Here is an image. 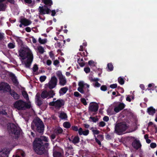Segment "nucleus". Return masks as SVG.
<instances>
[{"instance_id": "obj_1", "label": "nucleus", "mask_w": 157, "mask_h": 157, "mask_svg": "<svg viewBox=\"0 0 157 157\" xmlns=\"http://www.w3.org/2000/svg\"><path fill=\"white\" fill-rule=\"evenodd\" d=\"M42 141L47 142L49 139L45 136H41L40 138H36L33 143L34 150L37 154L40 155H42L45 151Z\"/></svg>"}, {"instance_id": "obj_2", "label": "nucleus", "mask_w": 157, "mask_h": 157, "mask_svg": "<svg viewBox=\"0 0 157 157\" xmlns=\"http://www.w3.org/2000/svg\"><path fill=\"white\" fill-rule=\"evenodd\" d=\"M19 54L23 60L27 58V60L24 62V64L25 67L30 68L33 58V55L31 52L21 50L19 51Z\"/></svg>"}, {"instance_id": "obj_3", "label": "nucleus", "mask_w": 157, "mask_h": 157, "mask_svg": "<svg viewBox=\"0 0 157 157\" xmlns=\"http://www.w3.org/2000/svg\"><path fill=\"white\" fill-rule=\"evenodd\" d=\"M14 107L18 110H25L32 108L29 101H25L20 100L15 102L13 104Z\"/></svg>"}, {"instance_id": "obj_4", "label": "nucleus", "mask_w": 157, "mask_h": 157, "mask_svg": "<svg viewBox=\"0 0 157 157\" xmlns=\"http://www.w3.org/2000/svg\"><path fill=\"white\" fill-rule=\"evenodd\" d=\"M79 87L78 88V90L81 93L84 94L83 97L85 98L88 97L90 95L89 88L90 85L87 83H84L82 81L78 82Z\"/></svg>"}, {"instance_id": "obj_5", "label": "nucleus", "mask_w": 157, "mask_h": 157, "mask_svg": "<svg viewBox=\"0 0 157 157\" xmlns=\"http://www.w3.org/2000/svg\"><path fill=\"white\" fill-rule=\"evenodd\" d=\"M8 130L12 136L15 138L18 137L20 129L17 125L13 123L10 124L8 125Z\"/></svg>"}, {"instance_id": "obj_6", "label": "nucleus", "mask_w": 157, "mask_h": 157, "mask_svg": "<svg viewBox=\"0 0 157 157\" xmlns=\"http://www.w3.org/2000/svg\"><path fill=\"white\" fill-rule=\"evenodd\" d=\"M127 128V126L125 124L122 123H118L115 126V131L119 134L125 131Z\"/></svg>"}, {"instance_id": "obj_7", "label": "nucleus", "mask_w": 157, "mask_h": 157, "mask_svg": "<svg viewBox=\"0 0 157 157\" xmlns=\"http://www.w3.org/2000/svg\"><path fill=\"white\" fill-rule=\"evenodd\" d=\"M55 93L54 91L51 90L49 91L46 90L43 91L41 94L40 96L41 98H51L53 97L55 95Z\"/></svg>"}, {"instance_id": "obj_8", "label": "nucleus", "mask_w": 157, "mask_h": 157, "mask_svg": "<svg viewBox=\"0 0 157 157\" xmlns=\"http://www.w3.org/2000/svg\"><path fill=\"white\" fill-rule=\"evenodd\" d=\"M57 76L59 80V84L62 86H64L66 84L67 80L60 71H58L56 73Z\"/></svg>"}, {"instance_id": "obj_9", "label": "nucleus", "mask_w": 157, "mask_h": 157, "mask_svg": "<svg viewBox=\"0 0 157 157\" xmlns=\"http://www.w3.org/2000/svg\"><path fill=\"white\" fill-rule=\"evenodd\" d=\"M57 81L58 80L56 77L55 76H53L51 77V80L48 84H46L45 85L48 86L50 89L52 90L56 86Z\"/></svg>"}, {"instance_id": "obj_10", "label": "nucleus", "mask_w": 157, "mask_h": 157, "mask_svg": "<svg viewBox=\"0 0 157 157\" xmlns=\"http://www.w3.org/2000/svg\"><path fill=\"white\" fill-rule=\"evenodd\" d=\"M71 129L75 131H78V133L80 135H82L84 136L87 135L89 133V130L88 129L85 130L83 131L82 129L80 128L79 129L77 126H72L71 127Z\"/></svg>"}, {"instance_id": "obj_11", "label": "nucleus", "mask_w": 157, "mask_h": 157, "mask_svg": "<svg viewBox=\"0 0 157 157\" xmlns=\"http://www.w3.org/2000/svg\"><path fill=\"white\" fill-rule=\"evenodd\" d=\"M64 102L62 100L58 99L55 101L54 99L53 101L49 103V105L51 106H54L56 108H59L62 106L64 105Z\"/></svg>"}, {"instance_id": "obj_12", "label": "nucleus", "mask_w": 157, "mask_h": 157, "mask_svg": "<svg viewBox=\"0 0 157 157\" xmlns=\"http://www.w3.org/2000/svg\"><path fill=\"white\" fill-rule=\"evenodd\" d=\"M38 11L39 14L44 15L46 14H49L51 10L50 8L48 7H44V6H40L39 7Z\"/></svg>"}, {"instance_id": "obj_13", "label": "nucleus", "mask_w": 157, "mask_h": 157, "mask_svg": "<svg viewBox=\"0 0 157 157\" xmlns=\"http://www.w3.org/2000/svg\"><path fill=\"white\" fill-rule=\"evenodd\" d=\"M11 89L10 86L7 83L4 82L0 83V90L9 92Z\"/></svg>"}, {"instance_id": "obj_14", "label": "nucleus", "mask_w": 157, "mask_h": 157, "mask_svg": "<svg viewBox=\"0 0 157 157\" xmlns=\"http://www.w3.org/2000/svg\"><path fill=\"white\" fill-rule=\"evenodd\" d=\"M36 126L38 131L40 132H42L44 130V125L43 123L40 120L37 121V123L36 124Z\"/></svg>"}, {"instance_id": "obj_15", "label": "nucleus", "mask_w": 157, "mask_h": 157, "mask_svg": "<svg viewBox=\"0 0 157 157\" xmlns=\"http://www.w3.org/2000/svg\"><path fill=\"white\" fill-rule=\"evenodd\" d=\"M98 108V104L95 102L91 103L89 106L90 111L92 112L97 111Z\"/></svg>"}, {"instance_id": "obj_16", "label": "nucleus", "mask_w": 157, "mask_h": 157, "mask_svg": "<svg viewBox=\"0 0 157 157\" xmlns=\"http://www.w3.org/2000/svg\"><path fill=\"white\" fill-rule=\"evenodd\" d=\"M132 146L135 149H138L141 147V144L140 141L137 139L135 140L132 143Z\"/></svg>"}, {"instance_id": "obj_17", "label": "nucleus", "mask_w": 157, "mask_h": 157, "mask_svg": "<svg viewBox=\"0 0 157 157\" xmlns=\"http://www.w3.org/2000/svg\"><path fill=\"white\" fill-rule=\"evenodd\" d=\"M124 107V105L123 103H117L115 107L114 110L116 113H118L120 110L122 109Z\"/></svg>"}, {"instance_id": "obj_18", "label": "nucleus", "mask_w": 157, "mask_h": 157, "mask_svg": "<svg viewBox=\"0 0 157 157\" xmlns=\"http://www.w3.org/2000/svg\"><path fill=\"white\" fill-rule=\"evenodd\" d=\"M20 22L21 23L23 24V25L25 26L29 25L31 23V22L30 21L25 18H21Z\"/></svg>"}, {"instance_id": "obj_19", "label": "nucleus", "mask_w": 157, "mask_h": 157, "mask_svg": "<svg viewBox=\"0 0 157 157\" xmlns=\"http://www.w3.org/2000/svg\"><path fill=\"white\" fill-rule=\"evenodd\" d=\"M9 151L7 148L3 149L0 151V157H8Z\"/></svg>"}, {"instance_id": "obj_20", "label": "nucleus", "mask_w": 157, "mask_h": 157, "mask_svg": "<svg viewBox=\"0 0 157 157\" xmlns=\"http://www.w3.org/2000/svg\"><path fill=\"white\" fill-rule=\"evenodd\" d=\"M42 3H44L45 5L44 7H48L50 8L53 4V2L52 0H41Z\"/></svg>"}, {"instance_id": "obj_21", "label": "nucleus", "mask_w": 157, "mask_h": 157, "mask_svg": "<svg viewBox=\"0 0 157 157\" xmlns=\"http://www.w3.org/2000/svg\"><path fill=\"white\" fill-rule=\"evenodd\" d=\"M6 0H0V11H4L6 8V5L3 3Z\"/></svg>"}, {"instance_id": "obj_22", "label": "nucleus", "mask_w": 157, "mask_h": 157, "mask_svg": "<svg viewBox=\"0 0 157 157\" xmlns=\"http://www.w3.org/2000/svg\"><path fill=\"white\" fill-rule=\"evenodd\" d=\"M10 77L14 84H18V82L15 75L11 73L10 74Z\"/></svg>"}, {"instance_id": "obj_23", "label": "nucleus", "mask_w": 157, "mask_h": 157, "mask_svg": "<svg viewBox=\"0 0 157 157\" xmlns=\"http://www.w3.org/2000/svg\"><path fill=\"white\" fill-rule=\"evenodd\" d=\"M10 95L12 96L13 98H19L20 95L17 94L14 90H12L11 89L9 92Z\"/></svg>"}, {"instance_id": "obj_24", "label": "nucleus", "mask_w": 157, "mask_h": 157, "mask_svg": "<svg viewBox=\"0 0 157 157\" xmlns=\"http://www.w3.org/2000/svg\"><path fill=\"white\" fill-rule=\"evenodd\" d=\"M68 90L67 87H65L61 88L59 90V93L60 95H63L65 94Z\"/></svg>"}, {"instance_id": "obj_25", "label": "nucleus", "mask_w": 157, "mask_h": 157, "mask_svg": "<svg viewBox=\"0 0 157 157\" xmlns=\"http://www.w3.org/2000/svg\"><path fill=\"white\" fill-rule=\"evenodd\" d=\"M147 112L149 114L153 115L155 112V109L152 107H150L147 109Z\"/></svg>"}, {"instance_id": "obj_26", "label": "nucleus", "mask_w": 157, "mask_h": 157, "mask_svg": "<svg viewBox=\"0 0 157 157\" xmlns=\"http://www.w3.org/2000/svg\"><path fill=\"white\" fill-rule=\"evenodd\" d=\"M63 130L61 128L58 127L55 129L54 132L56 134H57L62 133L63 132Z\"/></svg>"}, {"instance_id": "obj_27", "label": "nucleus", "mask_w": 157, "mask_h": 157, "mask_svg": "<svg viewBox=\"0 0 157 157\" xmlns=\"http://www.w3.org/2000/svg\"><path fill=\"white\" fill-rule=\"evenodd\" d=\"M63 126L66 128H69L71 126L70 123L67 121L64 122L63 124Z\"/></svg>"}, {"instance_id": "obj_28", "label": "nucleus", "mask_w": 157, "mask_h": 157, "mask_svg": "<svg viewBox=\"0 0 157 157\" xmlns=\"http://www.w3.org/2000/svg\"><path fill=\"white\" fill-rule=\"evenodd\" d=\"M59 117L62 119H66L67 118L66 114L64 112H62L59 115Z\"/></svg>"}, {"instance_id": "obj_29", "label": "nucleus", "mask_w": 157, "mask_h": 157, "mask_svg": "<svg viewBox=\"0 0 157 157\" xmlns=\"http://www.w3.org/2000/svg\"><path fill=\"white\" fill-rule=\"evenodd\" d=\"M38 41L41 44H44L47 43V39L46 38L42 39L40 37L38 39Z\"/></svg>"}, {"instance_id": "obj_30", "label": "nucleus", "mask_w": 157, "mask_h": 157, "mask_svg": "<svg viewBox=\"0 0 157 157\" xmlns=\"http://www.w3.org/2000/svg\"><path fill=\"white\" fill-rule=\"evenodd\" d=\"M107 67L109 71H111L113 70V67L112 63H108Z\"/></svg>"}, {"instance_id": "obj_31", "label": "nucleus", "mask_w": 157, "mask_h": 157, "mask_svg": "<svg viewBox=\"0 0 157 157\" xmlns=\"http://www.w3.org/2000/svg\"><path fill=\"white\" fill-rule=\"evenodd\" d=\"M79 138L78 136H75L73 138L72 140V142L75 144H77L79 142Z\"/></svg>"}, {"instance_id": "obj_32", "label": "nucleus", "mask_w": 157, "mask_h": 157, "mask_svg": "<svg viewBox=\"0 0 157 157\" xmlns=\"http://www.w3.org/2000/svg\"><path fill=\"white\" fill-rule=\"evenodd\" d=\"M118 82L121 85H122L124 84V79L121 77H119L118 79Z\"/></svg>"}, {"instance_id": "obj_33", "label": "nucleus", "mask_w": 157, "mask_h": 157, "mask_svg": "<svg viewBox=\"0 0 157 157\" xmlns=\"http://www.w3.org/2000/svg\"><path fill=\"white\" fill-rule=\"evenodd\" d=\"M38 50L39 53L41 54L44 53V49L42 46H39L38 47Z\"/></svg>"}, {"instance_id": "obj_34", "label": "nucleus", "mask_w": 157, "mask_h": 157, "mask_svg": "<svg viewBox=\"0 0 157 157\" xmlns=\"http://www.w3.org/2000/svg\"><path fill=\"white\" fill-rule=\"evenodd\" d=\"M15 46V44L12 43H10L7 45L8 48L9 49L14 48Z\"/></svg>"}, {"instance_id": "obj_35", "label": "nucleus", "mask_w": 157, "mask_h": 157, "mask_svg": "<svg viewBox=\"0 0 157 157\" xmlns=\"http://www.w3.org/2000/svg\"><path fill=\"white\" fill-rule=\"evenodd\" d=\"M22 94L24 98H29L28 94L25 91L23 90L22 91Z\"/></svg>"}, {"instance_id": "obj_36", "label": "nucleus", "mask_w": 157, "mask_h": 157, "mask_svg": "<svg viewBox=\"0 0 157 157\" xmlns=\"http://www.w3.org/2000/svg\"><path fill=\"white\" fill-rule=\"evenodd\" d=\"M54 157H61V154L58 152L55 151L53 154Z\"/></svg>"}, {"instance_id": "obj_37", "label": "nucleus", "mask_w": 157, "mask_h": 157, "mask_svg": "<svg viewBox=\"0 0 157 157\" xmlns=\"http://www.w3.org/2000/svg\"><path fill=\"white\" fill-rule=\"evenodd\" d=\"M62 44L60 42H57L55 44V47L56 48H61L62 47Z\"/></svg>"}, {"instance_id": "obj_38", "label": "nucleus", "mask_w": 157, "mask_h": 157, "mask_svg": "<svg viewBox=\"0 0 157 157\" xmlns=\"http://www.w3.org/2000/svg\"><path fill=\"white\" fill-rule=\"evenodd\" d=\"M49 57L52 59V60L55 59L54 55L52 51H51L49 53Z\"/></svg>"}, {"instance_id": "obj_39", "label": "nucleus", "mask_w": 157, "mask_h": 157, "mask_svg": "<svg viewBox=\"0 0 157 157\" xmlns=\"http://www.w3.org/2000/svg\"><path fill=\"white\" fill-rule=\"evenodd\" d=\"M46 78V76L45 75L41 76L40 78V82H43L45 81Z\"/></svg>"}, {"instance_id": "obj_40", "label": "nucleus", "mask_w": 157, "mask_h": 157, "mask_svg": "<svg viewBox=\"0 0 157 157\" xmlns=\"http://www.w3.org/2000/svg\"><path fill=\"white\" fill-rule=\"evenodd\" d=\"M38 68L37 65L36 64H34L33 68V72H36L38 70Z\"/></svg>"}, {"instance_id": "obj_41", "label": "nucleus", "mask_w": 157, "mask_h": 157, "mask_svg": "<svg viewBox=\"0 0 157 157\" xmlns=\"http://www.w3.org/2000/svg\"><path fill=\"white\" fill-rule=\"evenodd\" d=\"M36 102L37 105L39 106L41 105L42 103V101L40 99H37Z\"/></svg>"}, {"instance_id": "obj_42", "label": "nucleus", "mask_w": 157, "mask_h": 157, "mask_svg": "<svg viewBox=\"0 0 157 157\" xmlns=\"http://www.w3.org/2000/svg\"><path fill=\"white\" fill-rule=\"evenodd\" d=\"M101 90L103 91H105L107 90V87L106 85H102L100 88Z\"/></svg>"}, {"instance_id": "obj_43", "label": "nucleus", "mask_w": 157, "mask_h": 157, "mask_svg": "<svg viewBox=\"0 0 157 157\" xmlns=\"http://www.w3.org/2000/svg\"><path fill=\"white\" fill-rule=\"evenodd\" d=\"M84 70L86 73H88L90 71V68L89 67H85L84 68Z\"/></svg>"}, {"instance_id": "obj_44", "label": "nucleus", "mask_w": 157, "mask_h": 157, "mask_svg": "<svg viewBox=\"0 0 157 157\" xmlns=\"http://www.w3.org/2000/svg\"><path fill=\"white\" fill-rule=\"evenodd\" d=\"M98 126L101 127H103L105 126V123L103 121H102L99 122L98 124Z\"/></svg>"}, {"instance_id": "obj_45", "label": "nucleus", "mask_w": 157, "mask_h": 157, "mask_svg": "<svg viewBox=\"0 0 157 157\" xmlns=\"http://www.w3.org/2000/svg\"><path fill=\"white\" fill-rule=\"evenodd\" d=\"M74 95L76 97H79L80 98L82 97L81 95L77 91L74 92Z\"/></svg>"}, {"instance_id": "obj_46", "label": "nucleus", "mask_w": 157, "mask_h": 157, "mask_svg": "<svg viewBox=\"0 0 157 157\" xmlns=\"http://www.w3.org/2000/svg\"><path fill=\"white\" fill-rule=\"evenodd\" d=\"M90 80L91 81H92L93 82H98V81L99 80V79L98 78H93L91 77L90 78Z\"/></svg>"}, {"instance_id": "obj_47", "label": "nucleus", "mask_w": 157, "mask_h": 157, "mask_svg": "<svg viewBox=\"0 0 157 157\" xmlns=\"http://www.w3.org/2000/svg\"><path fill=\"white\" fill-rule=\"evenodd\" d=\"M90 119L92 120L94 122H96L98 120L97 117H90Z\"/></svg>"}, {"instance_id": "obj_48", "label": "nucleus", "mask_w": 157, "mask_h": 157, "mask_svg": "<svg viewBox=\"0 0 157 157\" xmlns=\"http://www.w3.org/2000/svg\"><path fill=\"white\" fill-rule=\"evenodd\" d=\"M110 87L112 89L116 88L117 87V84L116 83L111 84L110 85Z\"/></svg>"}, {"instance_id": "obj_49", "label": "nucleus", "mask_w": 157, "mask_h": 157, "mask_svg": "<svg viewBox=\"0 0 157 157\" xmlns=\"http://www.w3.org/2000/svg\"><path fill=\"white\" fill-rule=\"evenodd\" d=\"M59 63V61L56 59V60H55L53 62V64L55 66H57Z\"/></svg>"}, {"instance_id": "obj_50", "label": "nucleus", "mask_w": 157, "mask_h": 157, "mask_svg": "<svg viewBox=\"0 0 157 157\" xmlns=\"http://www.w3.org/2000/svg\"><path fill=\"white\" fill-rule=\"evenodd\" d=\"M109 117L108 116H105L103 118V120L107 122L109 121Z\"/></svg>"}, {"instance_id": "obj_51", "label": "nucleus", "mask_w": 157, "mask_h": 157, "mask_svg": "<svg viewBox=\"0 0 157 157\" xmlns=\"http://www.w3.org/2000/svg\"><path fill=\"white\" fill-rule=\"evenodd\" d=\"M150 147L152 148H154L156 147V144L155 143H151L150 145Z\"/></svg>"}, {"instance_id": "obj_52", "label": "nucleus", "mask_w": 157, "mask_h": 157, "mask_svg": "<svg viewBox=\"0 0 157 157\" xmlns=\"http://www.w3.org/2000/svg\"><path fill=\"white\" fill-rule=\"evenodd\" d=\"M81 102L83 103V104L85 105H86L87 104V103L86 102V101L85 99H81Z\"/></svg>"}, {"instance_id": "obj_53", "label": "nucleus", "mask_w": 157, "mask_h": 157, "mask_svg": "<svg viewBox=\"0 0 157 157\" xmlns=\"http://www.w3.org/2000/svg\"><path fill=\"white\" fill-rule=\"evenodd\" d=\"M52 63V61L50 59L47 60L46 61V64L48 66L50 65Z\"/></svg>"}, {"instance_id": "obj_54", "label": "nucleus", "mask_w": 157, "mask_h": 157, "mask_svg": "<svg viewBox=\"0 0 157 157\" xmlns=\"http://www.w3.org/2000/svg\"><path fill=\"white\" fill-rule=\"evenodd\" d=\"M92 132L94 134H99V131L97 130H93Z\"/></svg>"}, {"instance_id": "obj_55", "label": "nucleus", "mask_w": 157, "mask_h": 157, "mask_svg": "<svg viewBox=\"0 0 157 157\" xmlns=\"http://www.w3.org/2000/svg\"><path fill=\"white\" fill-rule=\"evenodd\" d=\"M57 134H56L54 132V133L52 134L51 136V137L52 139H54Z\"/></svg>"}, {"instance_id": "obj_56", "label": "nucleus", "mask_w": 157, "mask_h": 157, "mask_svg": "<svg viewBox=\"0 0 157 157\" xmlns=\"http://www.w3.org/2000/svg\"><path fill=\"white\" fill-rule=\"evenodd\" d=\"M44 147L47 149H48L49 148V144L48 143H46L44 144Z\"/></svg>"}, {"instance_id": "obj_57", "label": "nucleus", "mask_w": 157, "mask_h": 157, "mask_svg": "<svg viewBox=\"0 0 157 157\" xmlns=\"http://www.w3.org/2000/svg\"><path fill=\"white\" fill-rule=\"evenodd\" d=\"M4 33H0V40H2L4 38Z\"/></svg>"}, {"instance_id": "obj_58", "label": "nucleus", "mask_w": 157, "mask_h": 157, "mask_svg": "<svg viewBox=\"0 0 157 157\" xmlns=\"http://www.w3.org/2000/svg\"><path fill=\"white\" fill-rule=\"evenodd\" d=\"M25 30L28 32H30L31 31V29L29 27H27L25 28Z\"/></svg>"}, {"instance_id": "obj_59", "label": "nucleus", "mask_w": 157, "mask_h": 157, "mask_svg": "<svg viewBox=\"0 0 157 157\" xmlns=\"http://www.w3.org/2000/svg\"><path fill=\"white\" fill-rule=\"evenodd\" d=\"M51 11L52 12V13L51 14V16H54L56 14V13L55 10H52V11L51 10Z\"/></svg>"}, {"instance_id": "obj_60", "label": "nucleus", "mask_w": 157, "mask_h": 157, "mask_svg": "<svg viewBox=\"0 0 157 157\" xmlns=\"http://www.w3.org/2000/svg\"><path fill=\"white\" fill-rule=\"evenodd\" d=\"M96 142L99 145H101V143L100 141L97 138H95Z\"/></svg>"}, {"instance_id": "obj_61", "label": "nucleus", "mask_w": 157, "mask_h": 157, "mask_svg": "<svg viewBox=\"0 0 157 157\" xmlns=\"http://www.w3.org/2000/svg\"><path fill=\"white\" fill-rule=\"evenodd\" d=\"M130 97H131V98H134V95L133 93H132V94L131 95H128L126 98H130Z\"/></svg>"}, {"instance_id": "obj_62", "label": "nucleus", "mask_w": 157, "mask_h": 157, "mask_svg": "<svg viewBox=\"0 0 157 157\" xmlns=\"http://www.w3.org/2000/svg\"><path fill=\"white\" fill-rule=\"evenodd\" d=\"M95 86L96 87H99L101 86V84L98 82H96Z\"/></svg>"}, {"instance_id": "obj_63", "label": "nucleus", "mask_w": 157, "mask_h": 157, "mask_svg": "<svg viewBox=\"0 0 157 157\" xmlns=\"http://www.w3.org/2000/svg\"><path fill=\"white\" fill-rule=\"evenodd\" d=\"M78 63H79L80 66L82 67H83L85 65V63L84 62H79Z\"/></svg>"}, {"instance_id": "obj_64", "label": "nucleus", "mask_w": 157, "mask_h": 157, "mask_svg": "<svg viewBox=\"0 0 157 157\" xmlns=\"http://www.w3.org/2000/svg\"><path fill=\"white\" fill-rule=\"evenodd\" d=\"M31 38H32V41L34 44L36 43V40L35 38L33 36H32Z\"/></svg>"}]
</instances>
